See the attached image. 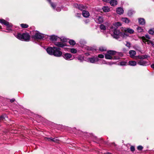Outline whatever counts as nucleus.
<instances>
[{
    "instance_id": "nucleus-1",
    "label": "nucleus",
    "mask_w": 154,
    "mask_h": 154,
    "mask_svg": "<svg viewBox=\"0 0 154 154\" xmlns=\"http://www.w3.org/2000/svg\"><path fill=\"white\" fill-rule=\"evenodd\" d=\"M60 48L55 47H49L46 49L48 53L50 55H53L57 57H60L62 55V52L60 51Z\"/></svg>"
},
{
    "instance_id": "nucleus-2",
    "label": "nucleus",
    "mask_w": 154,
    "mask_h": 154,
    "mask_svg": "<svg viewBox=\"0 0 154 154\" xmlns=\"http://www.w3.org/2000/svg\"><path fill=\"white\" fill-rule=\"evenodd\" d=\"M111 30L113 32V37L116 39H118L121 37L123 38L125 37V35H127L126 34L124 33L122 31L120 32L119 30L117 29H111Z\"/></svg>"
},
{
    "instance_id": "nucleus-3",
    "label": "nucleus",
    "mask_w": 154,
    "mask_h": 154,
    "mask_svg": "<svg viewBox=\"0 0 154 154\" xmlns=\"http://www.w3.org/2000/svg\"><path fill=\"white\" fill-rule=\"evenodd\" d=\"M18 39L26 41H28L30 38V36L28 33H23L21 34L19 33L15 36Z\"/></svg>"
},
{
    "instance_id": "nucleus-4",
    "label": "nucleus",
    "mask_w": 154,
    "mask_h": 154,
    "mask_svg": "<svg viewBox=\"0 0 154 154\" xmlns=\"http://www.w3.org/2000/svg\"><path fill=\"white\" fill-rule=\"evenodd\" d=\"M121 31L124 33L126 34L127 35H125V37L128 36V33L131 34L134 33V31L130 28L122 27L121 28Z\"/></svg>"
},
{
    "instance_id": "nucleus-5",
    "label": "nucleus",
    "mask_w": 154,
    "mask_h": 154,
    "mask_svg": "<svg viewBox=\"0 0 154 154\" xmlns=\"http://www.w3.org/2000/svg\"><path fill=\"white\" fill-rule=\"evenodd\" d=\"M45 36L44 35L37 32L32 36V38L36 39H44Z\"/></svg>"
},
{
    "instance_id": "nucleus-6",
    "label": "nucleus",
    "mask_w": 154,
    "mask_h": 154,
    "mask_svg": "<svg viewBox=\"0 0 154 154\" xmlns=\"http://www.w3.org/2000/svg\"><path fill=\"white\" fill-rule=\"evenodd\" d=\"M74 6L75 8H78L79 10L81 11H84L86 10L87 7L86 5H83L82 4H78L75 3L74 4Z\"/></svg>"
},
{
    "instance_id": "nucleus-7",
    "label": "nucleus",
    "mask_w": 154,
    "mask_h": 154,
    "mask_svg": "<svg viewBox=\"0 0 154 154\" xmlns=\"http://www.w3.org/2000/svg\"><path fill=\"white\" fill-rule=\"evenodd\" d=\"M99 59L96 57H94L87 59V61L91 63H95L99 60Z\"/></svg>"
},
{
    "instance_id": "nucleus-8",
    "label": "nucleus",
    "mask_w": 154,
    "mask_h": 154,
    "mask_svg": "<svg viewBox=\"0 0 154 154\" xmlns=\"http://www.w3.org/2000/svg\"><path fill=\"white\" fill-rule=\"evenodd\" d=\"M122 25L121 22H118L115 23H114L111 26V29H117V27L121 26Z\"/></svg>"
},
{
    "instance_id": "nucleus-9",
    "label": "nucleus",
    "mask_w": 154,
    "mask_h": 154,
    "mask_svg": "<svg viewBox=\"0 0 154 154\" xmlns=\"http://www.w3.org/2000/svg\"><path fill=\"white\" fill-rule=\"evenodd\" d=\"M63 57L66 60H72V55L69 53H66L64 54L63 56Z\"/></svg>"
},
{
    "instance_id": "nucleus-10",
    "label": "nucleus",
    "mask_w": 154,
    "mask_h": 154,
    "mask_svg": "<svg viewBox=\"0 0 154 154\" xmlns=\"http://www.w3.org/2000/svg\"><path fill=\"white\" fill-rule=\"evenodd\" d=\"M95 21L97 23H101L103 22V17H102L100 16H97L96 18L95 19Z\"/></svg>"
},
{
    "instance_id": "nucleus-11",
    "label": "nucleus",
    "mask_w": 154,
    "mask_h": 154,
    "mask_svg": "<svg viewBox=\"0 0 154 154\" xmlns=\"http://www.w3.org/2000/svg\"><path fill=\"white\" fill-rule=\"evenodd\" d=\"M0 23L4 25L7 26H11V25L9 24V22L3 19H0Z\"/></svg>"
},
{
    "instance_id": "nucleus-12",
    "label": "nucleus",
    "mask_w": 154,
    "mask_h": 154,
    "mask_svg": "<svg viewBox=\"0 0 154 154\" xmlns=\"http://www.w3.org/2000/svg\"><path fill=\"white\" fill-rule=\"evenodd\" d=\"M82 15L84 17L88 18L90 14L88 11L84 10L82 11Z\"/></svg>"
},
{
    "instance_id": "nucleus-13",
    "label": "nucleus",
    "mask_w": 154,
    "mask_h": 154,
    "mask_svg": "<svg viewBox=\"0 0 154 154\" xmlns=\"http://www.w3.org/2000/svg\"><path fill=\"white\" fill-rule=\"evenodd\" d=\"M54 45L60 48H63L65 46V45L61 42H55Z\"/></svg>"
},
{
    "instance_id": "nucleus-14",
    "label": "nucleus",
    "mask_w": 154,
    "mask_h": 154,
    "mask_svg": "<svg viewBox=\"0 0 154 154\" xmlns=\"http://www.w3.org/2000/svg\"><path fill=\"white\" fill-rule=\"evenodd\" d=\"M142 39L143 42L145 43L146 42H147V44H151L152 42L151 41L147 39L144 36H143L142 37Z\"/></svg>"
},
{
    "instance_id": "nucleus-15",
    "label": "nucleus",
    "mask_w": 154,
    "mask_h": 154,
    "mask_svg": "<svg viewBox=\"0 0 154 154\" xmlns=\"http://www.w3.org/2000/svg\"><path fill=\"white\" fill-rule=\"evenodd\" d=\"M136 52L134 50H130L129 52L130 56L131 58H133L136 54Z\"/></svg>"
},
{
    "instance_id": "nucleus-16",
    "label": "nucleus",
    "mask_w": 154,
    "mask_h": 154,
    "mask_svg": "<svg viewBox=\"0 0 154 154\" xmlns=\"http://www.w3.org/2000/svg\"><path fill=\"white\" fill-rule=\"evenodd\" d=\"M147 62L141 60L138 62V64L140 65L146 66L147 65Z\"/></svg>"
},
{
    "instance_id": "nucleus-17",
    "label": "nucleus",
    "mask_w": 154,
    "mask_h": 154,
    "mask_svg": "<svg viewBox=\"0 0 154 154\" xmlns=\"http://www.w3.org/2000/svg\"><path fill=\"white\" fill-rule=\"evenodd\" d=\"M116 11L117 14L120 15L123 14L124 11L123 9L120 7L117 8Z\"/></svg>"
},
{
    "instance_id": "nucleus-18",
    "label": "nucleus",
    "mask_w": 154,
    "mask_h": 154,
    "mask_svg": "<svg viewBox=\"0 0 154 154\" xmlns=\"http://www.w3.org/2000/svg\"><path fill=\"white\" fill-rule=\"evenodd\" d=\"M102 9L103 11L105 12H108L110 11L109 8L107 6H103L102 8Z\"/></svg>"
},
{
    "instance_id": "nucleus-19",
    "label": "nucleus",
    "mask_w": 154,
    "mask_h": 154,
    "mask_svg": "<svg viewBox=\"0 0 154 154\" xmlns=\"http://www.w3.org/2000/svg\"><path fill=\"white\" fill-rule=\"evenodd\" d=\"M110 4L111 6H115L117 4V2L116 0H111Z\"/></svg>"
},
{
    "instance_id": "nucleus-20",
    "label": "nucleus",
    "mask_w": 154,
    "mask_h": 154,
    "mask_svg": "<svg viewBox=\"0 0 154 154\" xmlns=\"http://www.w3.org/2000/svg\"><path fill=\"white\" fill-rule=\"evenodd\" d=\"M138 21L139 24L141 25H143L145 24V22L143 18H140L138 19Z\"/></svg>"
},
{
    "instance_id": "nucleus-21",
    "label": "nucleus",
    "mask_w": 154,
    "mask_h": 154,
    "mask_svg": "<svg viewBox=\"0 0 154 154\" xmlns=\"http://www.w3.org/2000/svg\"><path fill=\"white\" fill-rule=\"evenodd\" d=\"M45 140H48V141H51L54 142H57V140L55 139L54 138L52 137H45Z\"/></svg>"
},
{
    "instance_id": "nucleus-22",
    "label": "nucleus",
    "mask_w": 154,
    "mask_h": 154,
    "mask_svg": "<svg viewBox=\"0 0 154 154\" xmlns=\"http://www.w3.org/2000/svg\"><path fill=\"white\" fill-rule=\"evenodd\" d=\"M58 38L55 35H52L50 36V39L52 41H56Z\"/></svg>"
},
{
    "instance_id": "nucleus-23",
    "label": "nucleus",
    "mask_w": 154,
    "mask_h": 154,
    "mask_svg": "<svg viewBox=\"0 0 154 154\" xmlns=\"http://www.w3.org/2000/svg\"><path fill=\"white\" fill-rule=\"evenodd\" d=\"M122 20L124 22L127 23H129L130 22V20L128 18L126 17L122 18Z\"/></svg>"
},
{
    "instance_id": "nucleus-24",
    "label": "nucleus",
    "mask_w": 154,
    "mask_h": 154,
    "mask_svg": "<svg viewBox=\"0 0 154 154\" xmlns=\"http://www.w3.org/2000/svg\"><path fill=\"white\" fill-rule=\"evenodd\" d=\"M128 63L129 65L131 66H135L137 64V62L135 61H130Z\"/></svg>"
},
{
    "instance_id": "nucleus-25",
    "label": "nucleus",
    "mask_w": 154,
    "mask_h": 154,
    "mask_svg": "<svg viewBox=\"0 0 154 154\" xmlns=\"http://www.w3.org/2000/svg\"><path fill=\"white\" fill-rule=\"evenodd\" d=\"M135 13V12L134 11L132 10H130L128 11V14L129 16H131L134 14Z\"/></svg>"
},
{
    "instance_id": "nucleus-26",
    "label": "nucleus",
    "mask_w": 154,
    "mask_h": 154,
    "mask_svg": "<svg viewBox=\"0 0 154 154\" xmlns=\"http://www.w3.org/2000/svg\"><path fill=\"white\" fill-rule=\"evenodd\" d=\"M105 57L106 59H112V56H111L109 54L107 53L105 55Z\"/></svg>"
},
{
    "instance_id": "nucleus-27",
    "label": "nucleus",
    "mask_w": 154,
    "mask_h": 154,
    "mask_svg": "<svg viewBox=\"0 0 154 154\" xmlns=\"http://www.w3.org/2000/svg\"><path fill=\"white\" fill-rule=\"evenodd\" d=\"M107 53L109 54L111 56H112V55L115 54L116 52L115 51L110 50L108 51Z\"/></svg>"
},
{
    "instance_id": "nucleus-28",
    "label": "nucleus",
    "mask_w": 154,
    "mask_h": 154,
    "mask_svg": "<svg viewBox=\"0 0 154 154\" xmlns=\"http://www.w3.org/2000/svg\"><path fill=\"white\" fill-rule=\"evenodd\" d=\"M6 115H2L0 116V122L5 120V118H7Z\"/></svg>"
},
{
    "instance_id": "nucleus-29",
    "label": "nucleus",
    "mask_w": 154,
    "mask_h": 154,
    "mask_svg": "<svg viewBox=\"0 0 154 154\" xmlns=\"http://www.w3.org/2000/svg\"><path fill=\"white\" fill-rule=\"evenodd\" d=\"M148 56L147 55H141L138 56V58L140 59H143L147 58Z\"/></svg>"
},
{
    "instance_id": "nucleus-30",
    "label": "nucleus",
    "mask_w": 154,
    "mask_h": 154,
    "mask_svg": "<svg viewBox=\"0 0 154 154\" xmlns=\"http://www.w3.org/2000/svg\"><path fill=\"white\" fill-rule=\"evenodd\" d=\"M99 50L100 51L103 52L106 51V48L103 46L99 47Z\"/></svg>"
},
{
    "instance_id": "nucleus-31",
    "label": "nucleus",
    "mask_w": 154,
    "mask_h": 154,
    "mask_svg": "<svg viewBox=\"0 0 154 154\" xmlns=\"http://www.w3.org/2000/svg\"><path fill=\"white\" fill-rule=\"evenodd\" d=\"M20 26L23 28H26L29 26L26 23H22L20 24Z\"/></svg>"
},
{
    "instance_id": "nucleus-32",
    "label": "nucleus",
    "mask_w": 154,
    "mask_h": 154,
    "mask_svg": "<svg viewBox=\"0 0 154 154\" xmlns=\"http://www.w3.org/2000/svg\"><path fill=\"white\" fill-rule=\"evenodd\" d=\"M69 44L72 45H74L75 44V42L73 40H70L69 41Z\"/></svg>"
},
{
    "instance_id": "nucleus-33",
    "label": "nucleus",
    "mask_w": 154,
    "mask_h": 154,
    "mask_svg": "<svg viewBox=\"0 0 154 154\" xmlns=\"http://www.w3.org/2000/svg\"><path fill=\"white\" fill-rule=\"evenodd\" d=\"M78 59L81 62L83 61L84 60V57L81 56H79L78 57Z\"/></svg>"
},
{
    "instance_id": "nucleus-34",
    "label": "nucleus",
    "mask_w": 154,
    "mask_h": 154,
    "mask_svg": "<svg viewBox=\"0 0 154 154\" xmlns=\"http://www.w3.org/2000/svg\"><path fill=\"white\" fill-rule=\"evenodd\" d=\"M149 34L151 35L154 34V29H150L148 31Z\"/></svg>"
},
{
    "instance_id": "nucleus-35",
    "label": "nucleus",
    "mask_w": 154,
    "mask_h": 154,
    "mask_svg": "<svg viewBox=\"0 0 154 154\" xmlns=\"http://www.w3.org/2000/svg\"><path fill=\"white\" fill-rule=\"evenodd\" d=\"M70 52L73 54H75L77 53V51L75 48H71L70 49Z\"/></svg>"
},
{
    "instance_id": "nucleus-36",
    "label": "nucleus",
    "mask_w": 154,
    "mask_h": 154,
    "mask_svg": "<svg viewBox=\"0 0 154 154\" xmlns=\"http://www.w3.org/2000/svg\"><path fill=\"white\" fill-rule=\"evenodd\" d=\"M100 28L101 30H105L106 29L105 26L103 25H101L100 26Z\"/></svg>"
},
{
    "instance_id": "nucleus-37",
    "label": "nucleus",
    "mask_w": 154,
    "mask_h": 154,
    "mask_svg": "<svg viewBox=\"0 0 154 154\" xmlns=\"http://www.w3.org/2000/svg\"><path fill=\"white\" fill-rule=\"evenodd\" d=\"M127 64V62L125 61L121 62L120 63V65L121 66H125Z\"/></svg>"
},
{
    "instance_id": "nucleus-38",
    "label": "nucleus",
    "mask_w": 154,
    "mask_h": 154,
    "mask_svg": "<svg viewBox=\"0 0 154 154\" xmlns=\"http://www.w3.org/2000/svg\"><path fill=\"white\" fill-rule=\"evenodd\" d=\"M130 149L132 152H133L135 150L134 147L133 146H131L130 147Z\"/></svg>"
},
{
    "instance_id": "nucleus-39",
    "label": "nucleus",
    "mask_w": 154,
    "mask_h": 154,
    "mask_svg": "<svg viewBox=\"0 0 154 154\" xmlns=\"http://www.w3.org/2000/svg\"><path fill=\"white\" fill-rule=\"evenodd\" d=\"M137 29L139 32H141L143 31V29L140 27H138L137 28Z\"/></svg>"
},
{
    "instance_id": "nucleus-40",
    "label": "nucleus",
    "mask_w": 154,
    "mask_h": 154,
    "mask_svg": "<svg viewBox=\"0 0 154 154\" xmlns=\"http://www.w3.org/2000/svg\"><path fill=\"white\" fill-rule=\"evenodd\" d=\"M9 24L10 25H11V26H7V29L9 31H10V30L11 31V27L12 26V25L11 24H10V23H9Z\"/></svg>"
},
{
    "instance_id": "nucleus-41",
    "label": "nucleus",
    "mask_w": 154,
    "mask_h": 154,
    "mask_svg": "<svg viewBox=\"0 0 154 154\" xmlns=\"http://www.w3.org/2000/svg\"><path fill=\"white\" fill-rule=\"evenodd\" d=\"M137 149L139 150H141L143 149V147L141 146H139L137 147Z\"/></svg>"
},
{
    "instance_id": "nucleus-42",
    "label": "nucleus",
    "mask_w": 154,
    "mask_h": 154,
    "mask_svg": "<svg viewBox=\"0 0 154 154\" xmlns=\"http://www.w3.org/2000/svg\"><path fill=\"white\" fill-rule=\"evenodd\" d=\"M131 44L129 42H127L126 44L125 45L128 48H130L131 46Z\"/></svg>"
},
{
    "instance_id": "nucleus-43",
    "label": "nucleus",
    "mask_w": 154,
    "mask_h": 154,
    "mask_svg": "<svg viewBox=\"0 0 154 154\" xmlns=\"http://www.w3.org/2000/svg\"><path fill=\"white\" fill-rule=\"evenodd\" d=\"M98 57L100 58H104V55L103 54H100L98 55Z\"/></svg>"
},
{
    "instance_id": "nucleus-44",
    "label": "nucleus",
    "mask_w": 154,
    "mask_h": 154,
    "mask_svg": "<svg viewBox=\"0 0 154 154\" xmlns=\"http://www.w3.org/2000/svg\"><path fill=\"white\" fill-rule=\"evenodd\" d=\"M120 59V57L119 56H115L114 57V60H119Z\"/></svg>"
},
{
    "instance_id": "nucleus-45",
    "label": "nucleus",
    "mask_w": 154,
    "mask_h": 154,
    "mask_svg": "<svg viewBox=\"0 0 154 154\" xmlns=\"http://www.w3.org/2000/svg\"><path fill=\"white\" fill-rule=\"evenodd\" d=\"M117 55H119L120 57H122L123 55L122 53L121 52L118 53Z\"/></svg>"
},
{
    "instance_id": "nucleus-46",
    "label": "nucleus",
    "mask_w": 154,
    "mask_h": 154,
    "mask_svg": "<svg viewBox=\"0 0 154 154\" xmlns=\"http://www.w3.org/2000/svg\"><path fill=\"white\" fill-rule=\"evenodd\" d=\"M51 6L53 8H54L55 7V5L53 3H51Z\"/></svg>"
},
{
    "instance_id": "nucleus-47",
    "label": "nucleus",
    "mask_w": 154,
    "mask_h": 154,
    "mask_svg": "<svg viewBox=\"0 0 154 154\" xmlns=\"http://www.w3.org/2000/svg\"><path fill=\"white\" fill-rule=\"evenodd\" d=\"M145 37V38H146L149 39H150V38L149 37V35L148 34L146 35Z\"/></svg>"
},
{
    "instance_id": "nucleus-48",
    "label": "nucleus",
    "mask_w": 154,
    "mask_h": 154,
    "mask_svg": "<svg viewBox=\"0 0 154 154\" xmlns=\"http://www.w3.org/2000/svg\"><path fill=\"white\" fill-rule=\"evenodd\" d=\"M56 10L57 11H61V9L60 7H57L56 9Z\"/></svg>"
},
{
    "instance_id": "nucleus-49",
    "label": "nucleus",
    "mask_w": 154,
    "mask_h": 154,
    "mask_svg": "<svg viewBox=\"0 0 154 154\" xmlns=\"http://www.w3.org/2000/svg\"><path fill=\"white\" fill-rule=\"evenodd\" d=\"M76 16L80 17L81 16V14H77L76 15Z\"/></svg>"
},
{
    "instance_id": "nucleus-50",
    "label": "nucleus",
    "mask_w": 154,
    "mask_h": 154,
    "mask_svg": "<svg viewBox=\"0 0 154 154\" xmlns=\"http://www.w3.org/2000/svg\"><path fill=\"white\" fill-rule=\"evenodd\" d=\"M14 101H15V99H12L10 100V102H13Z\"/></svg>"
},
{
    "instance_id": "nucleus-51",
    "label": "nucleus",
    "mask_w": 154,
    "mask_h": 154,
    "mask_svg": "<svg viewBox=\"0 0 154 154\" xmlns=\"http://www.w3.org/2000/svg\"><path fill=\"white\" fill-rule=\"evenodd\" d=\"M61 40L63 42H66V38H63V39H61Z\"/></svg>"
},
{
    "instance_id": "nucleus-52",
    "label": "nucleus",
    "mask_w": 154,
    "mask_h": 154,
    "mask_svg": "<svg viewBox=\"0 0 154 154\" xmlns=\"http://www.w3.org/2000/svg\"><path fill=\"white\" fill-rule=\"evenodd\" d=\"M151 68L154 69V64H152V65H151Z\"/></svg>"
},
{
    "instance_id": "nucleus-53",
    "label": "nucleus",
    "mask_w": 154,
    "mask_h": 154,
    "mask_svg": "<svg viewBox=\"0 0 154 154\" xmlns=\"http://www.w3.org/2000/svg\"><path fill=\"white\" fill-rule=\"evenodd\" d=\"M104 154H112V153L109 152H106Z\"/></svg>"
},
{
    "instance_id": "nucleus-54",
    "label": "nucleus",
    "mask_w": 154,
    "mask_h": 154,
    "mask_svg": "<svg viewBox=\"0 0 154 154\" xmlns=\"http://www.w3.org/2000/svg\"><path fill=\"white\" fill-rule=\"evenodd\" d=\"M103 1L104 2H107L109 0H103Z\"/></svg>"
},
{
    "instance_id": "nucleus-55",
    "label": "nucleus",
    "mask_w": 154,
    "mask_h": 154,
    "mask_svg": "<svg viewBox=\"0 0 154 154\" xmlns=\"http://www.w3.org/2000/svg\"><path fill=\"white\" fill-rule=\"evenodd\" d=\"M151 44L153 47H154V42H152Z\"/></svg>"
},
{
    "instance_id": "nucleus-56",
    "label": "nucleus",
    "mask_w": 154,
    "mask_h": 154,
    "mask_svg": "<svg viewBox=\"0 0 154 154\" xmlns=\"http://www.w3.org/2000/svg\"><path fill=\"white\" fill-rule=\"evenodd\" d=\"M49 2H50L51 0H48Z\"/></svg>"
},
{
    "instance_id": "nucleus-57",
    "label": "nucleus",
    "mask_w": 154,
    "mask_h": 154,
    "mask_svg": "<svg viewBox=\"0 0 154 154\" xmlns=\"http://www.w3.org/2000/svg\"><path fill=\"white\" fill-rule=\"evenodd\" d=\"M0 29H2L1 26H0Z\"/></svg>"
}]
</instances>
